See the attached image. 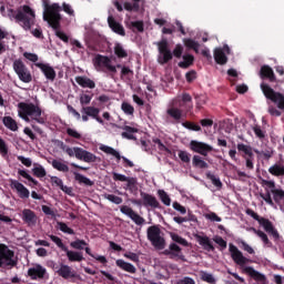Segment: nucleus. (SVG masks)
<instances>
[{
  "label": "nucleus",
  "instance_id": "5fc2aeb1",
  "mask_svg": "<svg viewBox=\"0 0 284 284\" xmlns=\"http://www.w3.org/2000/svg\"><path fill=\"white\" fill-rule=\"evenodd\" d=\"M85 253L91 256L92 258H95V261H99V263H102V265H105V263H108V258H105V256L103 255H94L92 254V250L90 247H85L84 248Z\"/></svg>",
  "mask_w": 284,
  "mask_h": 284
},
{
  "label": "nucleus",
  "instance_id": "e2e57ef3",
  "mask_svg": "<svg viewBox=\"0 0 284 284\" xmlns=\"http://www.w3.org/2000/svg\"><path fill=\"white\" fill-rule=\"evenodd\" d=\"M252 130H253V132H254V134H255V136L257 138V139H261V140H263V139H265V130H263V129H261V125H258V124H255L253 128H252Z\"/></svg>",
  "mask_w": 284,
  "mask_h": 284
},
{
  "label": "nucleus",
  "instance_id": "338daca9",
  "mask_svg": "<svg viewBox=\"0 0 284 284\" xmlns=\"http://www.w3.org/2000/svg\"><path fill=\"white\" fill-rule=\"evenodd\" d=\"M237 244L240 245V247H242V250H244V252H247V254H254V248H252V246H250L247 242L240 240L237 241Z\"/></svg>",
  "mask_w": 284,
  "mask_h": 284
},
{
  "label": "nucleus",
  "instance_id": "a19ab883",
  "mask_svg": "<svg viewBox=\"0 0 284 284\" xmlns=\"http://www.w3.org/2000/svg\"><path fill=\"white\" fill-rule=\"evenodd\" d=\"M74 179L80 183V185H87L88 187H92L94 185V182L90 180L89 178H85V175L74 172Z\"/></svg>",
  "mask_w": 284,
  "mask_h": 284
},
{
  "label": "nucleus",
  "instance_id": "13d9d810",
  "mask_svg": "<svg viewBox=\"0 0 284 284\" xmlns=\"http://www.w3.org/2000/svg\"><path fill=\"white\" fill-rule=\"evenodd\" d=\"M131 30L133 32H143L145 30L143 21H132L131 22Z\"/></svg>",
  "mask_w": 284,
  "mask_h": 284
},
{
  "label": "nucleus",
  "instance_id": "37998d69",
  "mask_svg": "<svg viewBox=\"0 0 284 284\" xmlns=\"http://www.w3.org/2000/svg\"><path fill=\"white\" fill-rule=\"evenodd\" d=\"M133 3L131 2H124V10L128 12H139L141 10V0H132Z\"/></svg>",
  "mask_w": 284,
  "mask_h": 284
},
{
  "label": "nucleus",
  "instance_id": "6e6d98bb",
  "mask_svg": "<svg viewBox=\"0 0 284 284\" xmlns=\"http://www.w3.org/2000/svg\"><path fill=\"white\" fill-rule=\"evenodd\" d=\"M33 175L37 176V179H43L47 176L48 172H45V168L42 165H38L32 169Z\"/></svg>",
  "mask_w": 284,
  "mask_h": 284
},
{
  "label": "nucleus",
  "instance_id": "ea45409f",
  "mask_svg": "<svg viewBox=\"0 0 284 284\" xmlns=\"http://www.w3.org/2000/svg\"><path fill=\"white\" fill-rule=\"evenodd\" d=\"M48 163H50L54 170H58V172H70V166L59 160L48 161Z\"/></svg>",
  "mask_w": 284,
  "mask_h": 284
},
{
  "label": "nucleus",
  "instance_id": "4c0bfd02",
  "mask_svg": "<svg viewBox=\"0 0 284 284\" xmlns=\"http://www.w3.org/2000/svg\"><path fill=\"white\" fill-rule=\"evenodd\" d=\"M272 176H284V165L283 163H275L268 169Z\"/></svg>",
  "mask_w": 284,
  "mask_h": 284
},
{
  "label": "nucleus",
  "instance_id": "5701e85b",
  "mask_svg": "<svg viewBox=\"0 0 284 284\" xmlns=\"http://www.w3.org/2000/svg\"><path fill=\"white\" fill-rule=\"evenodd\" d=\"M112 175L113 181H121V183H126V187H129V190L136 187V178L125 176L124 174L116 172H113Z\"/></svg>",
  "mask_w": 284,
  "mask_h": 284
},
{
  "label": "nucleus",
  "instance_id": "58836bf2",
  "mask_svg": "<svg viewBox=\"0 0 284 284\" xmlns=\"http://www.w3.org/2000/svg\"><path fill=\"white\" fill-rule=\"evenodd\" d=\"M193 168H199V170H207L210 165L200 155H194L192 160Z\"/></svg>",
  "mask_w": 284,
  "mask_h": 284
},
{
  "label": "nucleus",
  "instance_id": "a18cd8bd",
  "mask_svg": "<svg viewBox=\"0 0 284 284\" xmlns=\"http://www.w3.org/2000/svg\"><path fill=\"white\" fill-rule=\"evenodd\" d=\"M158 196H159L160 201L163 203V205H166L168 207H169V205H172V199L170 197L168 192H165L164 190H159Z\"/></svg>",
  "mask_w": 284,
  "mask_h": 284
},
{
  "label": "nucleus",
  "instance_id": "f03ea898",
  "mask_svg": "<svg viewBox=\"0 0 284 284\" xmlns=\"http://www.w3.org/2000/svg\"><path fill=\"white\" fill-rule=\"evenodd\" d=\"M8 17L9 19H14L16 23H19L26 30V32H28L32 30L37 14L30 6L24 4L17 10L8 9Z\"/></svg>",
  "mask_w": 284,
  "mask_h": 284
},
{
  "label": "nucleus",
  "instance_id": "c9c22d12",
  "mask_svg": "<svg viewBox=\"0 0 284 284\" xmlns=\"http://www.w3.org/2000/svg\"><path fill=\"white\" fill-rule=\"evenodd\" d=\"M214 59L219 65H225V63H227V55L225 54V51H223L222 48H216L214 50Z\"/></svg>",
  "mask_w": 284,
  "mask_h": 284
},
{
  "label": "nucleus",
  "instance_id": "c03bdc74",
  "mask_svg": "<svg viewBox=\"0 0 284 284\" xmlns=\"http://www.w3.org/2000/svg\"><path fill=\"white\" fill-rule=\"evenodd\" d=\"M175 103H179V108H183V105H187V103H192V95L190 93H182L181 97H178Z\"/></svg>",
  "mask_w": 284,
  "mask_h": 284
},
{
  "label": "nucleus",
  "instance_id": "864d4df0",
  "mask_svg": "<svg viewBox=\"0 0 284 284\" xmlns=\"http://www.w3.org/2000/svg\"><path fill=\"white\" fill-rule=\"evenodd\" d=\"M206 179H209V181H211L215 187H219V190L223 187V182H221V179L216 178V175L212 174L211 172L206 173Z\"/></svg>",
  "mask_w": 284,
  "mask_h": 284
},
{
  "label": "nucleus",
  "instance_id": "8fccbe9b",
  "mask_svg": "<svg viewBox=\"0 0 284 284\" xmlns=\"http://www.w3.org/2000/svg\"><path fill=\"white\" fill-rule=\"evenodd\" d=\"M271 193L273 194V200L275 203H281V201H284V191L283 189H273L271 190Z\"/></svg>",
  "mask_w": 284,
  "mask_h": 284
},
{
  "label": "nucleus",
  "instance_id": "f8f14e48",
  "mask_svg": "<svg viewBox=\"0 0 284 284\" xmlns=\"http://www.w3.org/2000/svg\"><path fill=\"white\" fill-rule=\"evenodd\" d=\"M82 113V121L88 122L91 119H94L100 125H104L105 122L99 114H101V109L95 108V106H82L81 109Z\"/></svg>",
  "mask_w": 284,
  "mask_h": 284
},
{
  "label": "nucleus",
  "instance_id": "dca6fc26",
  "mask_svg": "<svg viewBox=\"0 0 284 284\" xmlns=\"http://www.w3.org/2000/svg\"><path fill=\"white\" fill-rule=\"evenodd\" d=\"M190 150H192V152H196V154H201L202 156H207L210 152H213L214 148L207 143L192 140L190 142Z\"/></svg>",
  "mask_w": 284,
  "mask_h": 284
},
{
  "label": "nucleus",
  "instance_id": "603ef678",
  "mask_svg": "<svg viewBox=\"0 0 284 284\" xmlns=\"http://www.w3.org/2000/svg\"><path fill=\"white\" fill-rule=\"evenodd\" d=\"M70 247H72L73 250H84L85 247H88V242H85V240L77 239L75 241L70 243Z\"/></svg>",
  "mask_w": 284,
  "mask_h": 284
},
{
  "label": "nucleus",
  "instance_id": "0e129e2a",
  "mask_svg": "<svg viewBox=\"0 0 284 284\" xmlns=\"http://www.w3.org/2000/svg\"><path fill=\"white\" fill-rule=\"evenodd\" d=\"M257 236L261 239L262 243H264V245L266 247H272L273 246L272 242L270 241V237H267V234L265 232L260 231L257 233Z\"/></svg>",
  "mask_w": 284,
  "mask_h": 284
},
{
  "label": "nucleus",
  "instance_id": "f257e3e1",
  "mask_svg": "<svg viewBox=\"0 0 284 284\" xmlns=\"http://www.w3.org/2000/svg\"><path fill=\"white\" fill-rule=\"evenodd\" d=\"M61 6L59 3L45 4L44 12H43V21H47L51 28L55 30V36L58 39L68 43L70 38L65 32L61 31Z\"/></svg>",
  "mask_w": 284,
  "mask_h": 284
},
{
  "label": "nucleus",
  "instance_id": "423d86ee",
  "mask_svg": "<svg viewBox=\"0 0 284 284\" xmlns=\"http://www.w3.org/2000/svg\"><path fill=\"white\" fill-rule=\"evenodd\" d=\"M246 214L248 216H251L252 219H254V221H257V223L260 225H262V227L264 229V231L270 234V236L273 237V241H275V243L277 241L281 240V234L278 233V231L276 230V227H274V224L272 223V221L265 219V217H261L256 212H254V210L252 209H247L246 210Z\"/></svg>",
  "mask_w": 284,
  "mask_h": 284
},
{
  "label": "nucleus",
  "instance_id": "6e6552de",
  "mask_svg": "<svg viewBox=\"0 0 284 284\" xmlns=\"http://www.w3.org/2000/svg\"><path fill=\"white\" fill-rule=\"evenodd\" d=\"M146 239L155 250H165V237L161 235V229L159 225L148 227Z\"/></svg>",
  "mask_w": 284,
  "mask_h": 284
},
{
  "label": "nucleus",
  "instance_id": "39448f33",
  "mask_svg": "<svg viewBox=\"0 0 284 284\" xmlns=\"http://www.w3.org/2000/svg\"><path fill=\"white\" fill-rule=\"evenodd\" d=\"M60 150L65 152L68 156H75L78 161H84V163H97L99 161V158L94 153L79 146L70 148L68 144L61 141Z\"/></svg>",
  "mask_w": 284,
  "mask_h": 284
},
{
  "label": "nucleus",
  "instance_id": "79ce46f5",
  "mask_svg": "<svg viewBox=\"0 0 284 284\" xmlns=\"http://www.w3.org/2000/svg\"><path fill=\"white\" fill-rule=\"evenodd\" d=\"M183 43L185 45V48H187L189 50H194V52H196V54H199V48H201V44L191 39V38H186L183 40Z\"/></svg>",
  "mask_w": 284,
  "mask_h": 284
},
{
  "label": "nucleus",
  "instance_id": "7ed1b4c3",
  "mask_svg": "<svg viewBox=\"0 0 284 284\" xmlns=\"http://www.w3.org/2000/svg\"><path fill=\"white\" fill-rule=\"evenodd\" d=\"M18 114L20 119H23V121H27V123L30 122L31 118L32 121H36V123H39L40 125H45L43 110H41L40 106L36 105L34 103H18Z\"/></svg>",
  "mask_w": 284,
  "mask_h": 284
},
{
  "label": "nucleus",
  "instance_id": "1a4fd4ad",
  "mask_svg": "<svg viewBox=\"0 0 284 284\" xmlns=\"http://www.w3.org/2000/svg\"><path fill=\"white\" fill-rule=\"evenodd\" d=\"M141 200H132L133 205H138V207H145L146 210H161V202L156 199V196L143 192H140Z\"/></svg>",
  "mask_w": 284,
  "mask_h": 284
},
{
  "label": "nucleus",
  "instance_id": "20e7f679",
  "mask_svg": "<svg viewBox=\"0 0 284 284\" xmlns=\"http://www.w3.org/2000/svg\"><path fill=\"white\" fill-rule=\"evenodd\" d=\"M158 50L162 57L159 58V61L162 65L170 63L173 57L175 59H181L183 57V45L176 44L173 52L170 50V42L168 39L163 38L161 41L156 42Z\"/></svg>",
  "mask_w": 284,
  "mask_h": 284
},
{
  "label": "nucleus",
  "instance_id": "e433bc0d",
  "mask_svg": "<svg viewBox=\"0 0 284 284\" xmlns=\"http://www.w3.org/2000/svg\"><path fill=\"white\" fill-rule=\"evenodd\" d=\"M183 61H180L178 63L179 68L182 70H187V68H191V65H194V55L192 54H184L182 55Z\"/></svg>",
  "mask_w": 284,
  "mask_h": 284
},
{
  "label": "nucleus",
  "instance_id": "774afa93",
  "mask_svg": "<svg viewBox=\"0 0 284 284\" xmlns=\"http://www.w3.org/2000/svg\"><path fill=\"white\" fill-rule=\"evenodd\" d=\"M8 152H9L8 143H6V140H3L0 136V154H1V156H8Z\"/></svg>",
  "mask_w": 284,
  "mask_h": 284
},
{
  "label": "nucleus",
  "instance_id": "7c9ffc66",
  "mask_svg": "<svg viewBox=\"0 0 284 284\" xmlns=\"http://www.w3.org/2000/svg\"><path fill=\"white\" fill-rule=\"evenodd\" d=\"M2 123L7 130H10L11 132H19V123H17V120H14L12 116H3Z\"/></svg>",
  "mask_w": 284,
  "mask_h": 284
},
{
  "label": "nucleus",
  "instance_id": "a878e982",
  "mask_svg": "<svg viewBox=\"0 0 284 284\" xmlns=\"http://www.w3.org/2000/svg\"><path fill=\"white\" fill-rule=\"evenodd\" d=\"M168 116L173 119V123H181V119H183V110L181 106H171L166 110Z\"/></svg>",
  "mask_w": 284,
  "mask_h": 284
},
{
  "label": "nucleus",
  "instance_id": "f3484780",
  "mask_svg": "<svg viewBox=\"0 0 284 284\" xmlns=\"http://www.w3.org/2000/svg\"><path fill=\"white\" fill-rule=\"evenodd\" d=\"M229 252L231 253V258H233L236 265H246V263L250 262V260L243 255V252L232 243L229 244Z\"/></svg>",
  "mask_w": 284,
  "mask_h": 284
},
{
  "label": "nucleus",
  "instance_id": "473e14b6",
  "mask_svg": "<svg viewBox=\"0 0 284 284\" xmlns=\"http://www.w3.org/2000/svg\"><path fill=\"white\" fill-rule=\"evenodd\" d=\"M121 130H124V132H122L121 134L123 139H128L129 141H136V136H134V134L139 132V129L130 125H124L121 126Z\"/></svg>",
  "mask_w": 284,
  "mask_h": 284
},
{
  "label": "nucleus",
  "instance_id": "052dcab7",
  "mask_svg": "<svg viewBox=\"0 0 284 284\" xmlns=\"http://www.w3.org/2000/svg\"><path fill=\"white\" fill-rule=\"evenodd\" d=\"M183 128H186V130H192L193 132H201V125L186 121L182 123Z\"/></svg>",
  "mask_w": 284,
  "mask_h": 284
},
{
  "label": "nucleus",
  "instance_id": "72a5a7b5",
  "mask_svg": "<svg viewBox=\"0 0 284 284\" xmlns=\"http://www.w3.org/2000/svg\"><path fill=\"white\" fill-rule=\"evenodd\" d=\"M67 254V258L70 261V263H81V261H84L85 257H83V253L77 252V251H69L67 247V251H64Z\"/></svg>",
  "mask_w": 284,
  "mask_h": 284
},
{
  "label": "nucleus",
  "instance_id": "4be33fe9",
  "mask_svg": "<svg viewBox=\"0 0 284 284\" xmlns=\"http://www.w3.org/2000/svg\"><path fill=\"white\" fill-rule=\"evenodd\" d=\"M22 221L29 226V227H34L37 225V213L30 209H24L22 211Z\"/></svg>",
  "mask_w": 284,
  "mask_h": 284
},
{
  "label": "nucleus",
  "instance_id": "f704fd0d",
  "mask_svg": "<svg viewBox=\"0 0 284 284\" xmlns=\"http://www.w3.org/2000/svg\"><path fill=\"white\" fill-rule=\"evenodd\" d=\"M244 272L251 276V278H254V281L265 282L266 277L264 274H261L258 271L254 270L252 266H246L244 268Z\"/></svg>",
  "mask_w": 284,
  "mask_h": 284
},
{
  "label": "nucleus",
  "instance_id": "bf43d9fd",
  "mask_svg": "<svg viewBox=\"0 0 284 284\" xmlns=\"http://www.w3.org/2000/svg\"><path fill=\"white\" fill-rule=\"evenodd\" d=\"M58 227L60 232H63V234H71L74 235V231L65 224V222H58Z\"/></svg>",
  "mask_w": 284,
  "mask_h": 284
},
{
  "label": "nucleus",
  "instance_id": "bb28decb",
  "mask_svg": "<svg viewBox=\"0 0 284 284\" xmlns=\"http://www.w3.org/2000/svg\"><path fill=\"white\" fill-rule=\"evenodd\" d=\"M109 28L115 32V34H120V37H125V29L121 26V23L116 22L114 17L109 16L108 18Z\"/></svg>",
  "mask_w": 284,
  "mask_h": 284
},
{
  "label": "nucleus",
  "instance_id": "393cba45",
  "mask_svg": "<svg viewBox=\"0 0 284 284\" xmlns=\"http://www.w3.org/2000/svg\"><path fill=\"white\" fill-rule=\"evenodd\" d=\"M57 274L68 281V278H77V272L71 266L61 264L57 271Z\"/></svg>",
  "mask_w": 284,
  "mask_h": 284
},
{
  "label": "nucleus",
  "instance_id": "3c124183",
  "mask_svg": "<svg viewBox=\"0 0 284 284\" xmlns=\"http://www.w3.org/2000/svg\"><path fill=\"white\" fill-rule=\"evenodd\" d=\"M171 239L174 241V243H178L179 245H183V247H189L190 243L187 240L183 239L181 235L176 233H171Z\"/></svg>",
  "mask_w": 284,
  "mask_h": 284
},
{
  "label": "nucleus",
  "instance_id": "2f4dec72",
  "mask_svg": "<svg viewBox=\"0 0 284 284\" xmlns=\"http://www.w3.org/2000/svg\"><path fill=\"white\" fill-rule=\"evenodd\" d=\"M75 83H78V85L81 88H89L90 90H94V88H97V83H94V81L88 77H77Z\"/></svg>",
  "mask_w": 284,
  "mask_h": 284
},
{
  "label": "nucleus",
  "instance_id": "b1692460",
  "mask_svg": "<svg viewBox=\"0 0 284 284\" xmlns=\"http://www.w3.org/2000/svg\"><path fill=\"white\" fill-rule=\"evenodd\" d=\"M12 190H17L20 199H30V190L26 187L21 182L11 180Z\"/></svg>",
  "mask_w": 284,
  "mask_h": 284
},
{
  "label": "nucleus",
  "instance_id": "49530a36",
  "mask_svg": "<svg viewBox=\"0 0 284 284\" xmlns=\"http://www.w3.org/2000/svg\"><path fill=\"white\" fill-rule=\"evenodd\" d=\"M49 239H51V241L53 243H55V245L62 251V252H68V246H65V244H63V240H61V237L57 236V235H52L49 234L48 235Z\"/></svg>",
  "mask_w": 284,
  "mask_h": 284
},
{
  "label": "nucleus",
  "instance_id": "ddd939ff",
  "mask_svg": "<svg viewBox=\"0 0 284 284\" xmlns=\"http://www.w3.org/2000/svg\"><path fill=\"white\" fill-rule=\"evenodd\" d=\"M237 151L242 152L241 156L246 161L247 170H254V151L252 146L247 144H237Z\"/></svg>",
  "mask_w": 284,
  "mask_h": 284
},
{
  "label": "nucleus",
  "instance_id": "c85d7f7f",
  "mask_svg": "<svg viewBox=\"0 0 284 284\" xmlns=\"http://www.w3.org/2000/svg\"><path fill=\"white\" fill-rule=\"evenodd\" d=\"M261 79H268L271 83L276 81V75L274 74V70L270 65H263L260 70Z\"/></svg>",
  "mask_w": 284,
  "mask_h": 284
},
{
  "label": "nucleus",
  "instance_id": "2eb2a0df",
  "mask_svg": "<svg viewBox=\"0 0 284 284\" xmlns=\"http://www.w3.org/2000/svg\"><path fill=\"white\" fill-rule=\"evenodd\" d=\"M101 152H104V154H110L111 156H114V159H116V161H123L124 163V168H134V162L130 161V159L125 158V156H121V153H119V151H116L114 148L109 146V145H104L102 144L100 146Z\"/></svg>",
  "mask_w": 284,
  "mask_h": 284
},
{
  "label": "nucleus",
  "instance_id": "c756f323",
  "mask_svg": "<svg viewBox=\"0 0 284 284\" xmlns=\"http://www.w3.org/2000/svg\"><path fill=\"white\" fill-rule=\"evenodd\" d=\"M115 265L123 272H128L129 274H136V266L132 263L125 262V260H116Z\"/></svg>",
  "mask_w": 284,
  "mask_h": 284
},
{
  "label": "nucleus",
  "instance_id": "aec40b11",
  "mask_svg": "<svg viewBox=\"0 0 284 284\" xmlns=\"http://www.w3.org/2000/svg\"><path fill=\"white\" fill-rule=\"evenodd\" d=\"M36 68L41 70L48 81H54L57 79V71L49 63L39 62L36 63Z\"/></svg>",
  "mask_w": 284,
  "mask_h": 284
},
{
  "label": "nucleus",
  "instance_id": "9b49d317",
  "mask_svg": "<svg viewBox=\"0 0 284 284\" xmlns=\"http://www.w3.org/2000/svg\"><path fill=\"white\" fill-rule=\"evenodd\" d=\"M12 68L18 78L22 81V83H32V73L30 72V69H28L26 63H23V60H14Z\"/></svg>",
  "mask_w": 284,
  "mask_h": 284
},
{
  "label": "nucleus",
  "instance_id": "de8ad7c7",
  "mask_svg": "<svg viewBox=\"0 0 284 284\" xmlns=\"http://www.w3.org/2000/svg\"><path fill=\"white\" fill-rule=\"evenodd\" d=\"M114 54L118 57V59H128V51L123 49V45H121V43H116L114 45Z\"/></svg>",
  "mask_w": 284,
  "mask_h": 284
},
{
  "label": "nucleus",
  "instance_id": "a211bd4d",
  "mask_svg": "<svg viewBox=\"0 0 284 284\" xmlns=\"http://www.w3.org/2000/svg\"><path fill=\"white\" fill-rule=\"evenodd\" d=\"M94 63L97 68H105L111 74H116V67L112 65V60L108 55L98 54Z\"/></svg>",
  "mask_w": 284,
  "mask_h": 284
},
{
  "label": "nucleus",
  "instance_id": "cd10ccee",
  "mask_svg": "<svg viewBox=\"0 0 284 284\" xmlns=\"http://www.w3.org/2000/svg\"><path fill=\"white\" fill-rule=\"evenodd\" d=\"M195 239L199 245H201L205 252H214V244H212V241L207 237V235H195Z\"/></svg>",
  "mask_w": 284,
  "mask_h": 284
},
{
  "label": "nucleus",
  "instance_id": "69168bd1",
  "mask_svg": "<svg viewBox=\"0 0 284 284\" xmlns=\"http://www.w3.org/2000/svg\"><path fill=\"white\" fill-rule=\"evenodd\" d=\"M121 110L124 112V114L132 115L134 114V106L128 102H123L121 105Z\"/></svg>",
  "mask_w": 284,
  "mask_h": 284
},
{
  "label": "nucleus",
  "instance_id": "0eeeda50",
  "mask_svg": "<svg viewBox=\"0 0 284 284\" xmlns=\"http://www.w3.org/2000/svg\"><path fill=\"white\" fill-rule=\"evenodd\" d=\"M265 99H267L268 101H272V103H274L278 110H283L284 111V95L281 92H276L274 91V89H272V87H270V84L262 82L260 85Z\"/></svg>",
  "mask_w": 284,
  "mask_h": 284
},
{
  "label": "nucleus",
  "instance_id": "6ab92c4d",
  "mask_svg": "<svg viewBox=\"0 0 284 284\" xmlns=\"http://www.w3.org/2000/svg\"><path fill=\"white\" fill-rule=\"evenodd\" d=\"M120 211L122 214L129 216V219H131L135 225H143L145 223V219H143V216L139 215V213L134 212V210L128 205L121 206Z\"/></svg>",
  "mask_w": 284,
  "mask_h": 284
},
{
  "label": "nucleus",
  "instance_id": "4d7b16f0",
  "mask_svg": "<svg viewBox=\"0 0 284 284\" xmlns=\"http://www.w3.org/2000/svg\"><path fill=\"white\" fill-rule=\"evenodd\" d=\"M18 174H19V176L27 179V181H29L33 185H39V181H37L34 178H32V175L28 174V172H26V170H21V169L18 170Z\"/></svg>",
  "mask_w": 284,
  "mask_h": 284
},
{
  "label": "nucleus",
  "instance_id": "412c9836",
  "mask_svg": "<svg viewBox=\"0 0 284 284\" xmlns=\"http://www.w3.org/2000/svg\"><path fill=\"white\" fill-rule=\"evenodd\" d=\"M45 274H48V271L40 264H37L36 266L28 270V276H30L32 281L45 278Z\"/></svg>",
  "mask_w": 284,
  "mask_h": 284
},
{
  "label": "nucleus",
  "instance_id": "680f3d73",
  "mask_svg": "<svg viewBox=\"0 0 284 284\" xmlns=\"http://www.w3.org/2000/svg\"><path fill=\"white\" fill-rule=\"evenodd\" d=\"M201 278L205 283H210V284H215L216 283V278H214V275H212L207 272H201Z\"/></svg>",
  "mask_w": 284,
  "mask_h": 284
},
{
  "label": "nucleus",
  "instance_id": "09e8293b",
  "mask_svg": "<svg viewBox=\"0 0 284 284\" xmlns=\"http://www.w3.org/2000/svg\"><path fill=\"white\" fill-rule=\"evenodd\" d=\"M3 39H8V32L0 28V54H3L8 50Z\"/></svg>",
  "mask_w": 284,
  "mask_h": 284
},
{
  "label": "nucleus",
  "instance_id": "9d476101",
  "mask_svg": "<svg viewBox=\"0 0 284 284\" xmlns=\"http://www.w3.org/2000/svg\"><path fill=\"white\" fill-rule=\"evenodd\" d=\"M0 267H17V260H14V251L10 250L8 245L0 244Z\"/></svg>",
  "mask_w": 284,
  "mask_h": 284
},
{
  "label": "nucleus",
  "instance_id": "4468645a",
  "mask_svg": "<svg viewBox=\"0 0 284 284\" xmlns=\"http://www.w3.org/2000/svg\"><path fill=\"white\" fill-rule=\"evenodd\" d=\"M163 254L174 261H182L187 263V258L183 255V250L176 243H171L168 250H164Z\"/></svg>",
  "mask_w": 284,
  "mask_h": 284
}]
</instances>
